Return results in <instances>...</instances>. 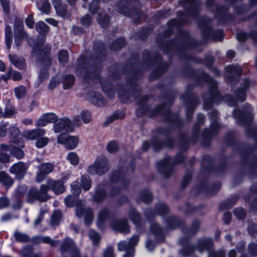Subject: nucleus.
<instances>
[{
  "label": "nucleus",
  "mask_w": 257,
  "mask_h": 257,
  "mask_svg": "<svg viewBox=\"0 0 257 257\" xmlns=\"http://www.w3.org/2000/svg\"><path fill=\"white\" fill-rule=\"evenodd\" d=\"M58 57L59 61L61 64H66L68 61V53L66 50H60L58 53Z\"/></svg>",
  "instance_id": "ea45409f"
},
{
  "label": "nucleus",
  "mask_w": 257,
  "mask_h": 257,
  "mask_svg": "<svg viewBox=\"0 0 257 257\" xmlns=\"http://www.w3.org/2000/svg\"><path fill=\"white\" fill-rule=\"evenodd\" d=\"M10 203V200L6 197H0V209L7 207Z\"/></svg>",
  "instance_id": "774afa93"
},
{
  "label": "nucleus",
  "mask_w": 257,
  "mask_h": 257,
  "mask_svg": "<svg viewBox=\"0 0 257 257\" xmlns=\"http://www.w3.org/2000/svg\"><path fill=\"white\" fill-rule=\"evenodd\" d=\"M6 149L0 148V161L3 163H8L10 162L9 156L4 152Z\"/></svg>",
  "instance_id": "4d7b16f0"
},
{
  "label": "nucleus",
  "mask_w": 257,
  "mask_h": 257,
  "mask_svg": "<svg viewBox=\"0 0 257 257\" xmlns=\"http://www.w3.org/2000/svg\"><path fill=\"white\" fill-rule=\"evenodd\" d=\"M89 238L92 240L93 243L96 244L100 240L99 234L94 230H90L89 231Z\"/></svg>",
  "instance_id": "6e6d98bb"
},
{
  "label": "nucleus",
  "mask_w": 257,
  "mask_h": 257,
  "mask_svg": "<svg viewBox=\"0 0 257 257\" xmlns=\"http://www.w3.org/2000/svg\"><path fill=\"white\" fill-rule=\"evenodd\" d=\"M213 243L210 238L199 239L195 245L187 246L180 251V253L184 257H188L191 253L195 251L203 253L205 251L208 252V257H225V253L222 250L215 251L212 250Z\"/></svg>",
  "instance_id": "f257e3e1"
},
{
  "label": "nucleus",
  "mask_w": 257,
  "mask_h": 257,
  "mask_svg": "<svg viewBox=\"0 0 257 257\" xmlns=\"http://www.w3.org/2000/svg\"><path fill=\"white\" fill-rule=\"evenodd\" d=\"M93 48L95 52L97 54L98 60H102L103 59L101 58L102 56L105 55L106 51L104 48V46L101 42L95 43L93 45Z\"/></svg>",
  "instance_id": "bb28decb"
},
{
  "label": "nucleus",
  "mask_w": 257,
  "mask_h": 257,
  "mask_svg": "<svg viewBox=\"0 0 257 257\" xmlns=\"http://www.w3.org/2000/svg\"><path fill=\"white\" fill-rule=\"evenodd\" d=\"M6 43L8 49H10L12 43V29L10 26L7 25L5 27Z\"/></svg>",
  "instance_id": "72a5a7b5"
},
{
  "label": "nucleus",
  "mask_w": 257,
  "mask_h": 257,
  "mask_svg": "<svg viewBox=\"0 0 257 257\" xmlns=\"http://www.w3.org/2000/svg\"><path fill=\"white\" fill-rule=\"evenodd\" d=\"M57 142L64 145L66 149L72 150L77 146L78 138L74 136H67L66 134H61L57 138Z\"/></svg>",
  "instance_id": "f8f14e48"
},
{
  "label": "nucleus",
  "mask_w": 257,
  "mask_h": 257,
  "mask_svg": "<svg viewBox=\"0 0 257 257\" xmlns=\"http://www.w3.org/2000/svg\"><path fill=\"white\" fill-rule=\"evenodd\" d=\"M15 44L17 47L21 45L22 41L24 39L27 38V34H14Z\"/></svg>",
  "instance_id": "8fccbe9b"
},
{
  "label": "nucleus",
  "mask_w": 257,
  "mask_h": 257,
  "mask_svg": "<svg viewBox=\"0 0 257 257\" xmlns=\"http://www.w3.org/2000/svg\"><path fill=\"white\" fill-rule=\"evenodd\" d=\"M110 19L107 15L101 17L100 14H98V23L103 28H106L109 26Z\"/></svg>",
  "instance_id": "58836bf2"
},
{
  "label": "nucleus",
  "mask_w": 257,
  "mask_h": 257,
  "mask_svg": "<svg viewBox=\"0 0 257 257\" xmlns=\"http://www.w3.org/2000/svg\"><path fill=\"white\" fill-rule=\"evenodd\" d=\"M71 188L72 193L75 196H78L81 192V187L77 181H74L71 183Z\"/></svg>",
  "instance_id": "37998d69"
},
{
  "label": "nucleus",
  "mask_w": 257,
  "mask_h": 257,
  "mask_svg": "<svg viewBox=\"0 0 257 257\" xmlns=\"http://www.w3.org/2000/svg\"><path fill=\"white\" fill-rule=\"evenodd\" d=\"M14 236L18 241L26 242L29 240V237L27 234L22 233L18 231L15 232Z\"/></svg>",
  "instance_id": "c03bdc74"
},
{
  "label": "nucleus",
  "mask_w": 257,
  "mask_h": 257,
  "mask_svg": "<svg viewBox=\"0 0 257 257\" xmlns=\"http://www.w3.org/2000/svg\"><path fill=\"white\" fill-rule=\"evenodd\" d=\"M36 49L39 51L38 57L42 65L49 67L51 64V59L48 56L51 52V46L49 45L38 46Z\"/></svg>",
  "instance_id": "6e6552de"
},
{
  "label": "nucleus",
  "mask_w": 257,
  "mask_h": 257,
  "mask_svg": "<svg viewBox=\"0 0 257 257\" xmlns=\"http://www.w3.org/2000/svg\"><path fill=\"white\" fill-rule=\"evenodd\" d=\"M9 71L11 73V78L14 81H20L22 79V74L20 72L13 70L12 67L10 68Z\"/></svg>",
  "instance_id": "864d4df0"
},
{
  "label": "nucleus",
  "mask_w": 257,
  "mask_h": 257,
  "mask_svg": "<svg viewBox=\"0 0 257 257\" xmlns=\"http://www.w3.org/2000/svg\"><path fill=\"white\" fill-rule=\"evenodd\" d=\"M108 189L106 186L102 184L98 185L95 190V193L93 196V200L99 203L105 200L107 196Z\"/></svg>",
  "instance_id": "f3484780"
},
{
  "label": "nucleus",
  "mask_w": 257,
  "mask_h": 257,
  "mask_svg": "<svg viewBox=\"0 0 257 257\" xmlns=\"http://www.w3.org/2000/svg\"><path fill=\"white\" fill-rule=\"evenodd\" d=\"M226 70L228 73V76L230 77L239 76L242 72L241 67L238 65L228 66L226 67Z\"/></svg>",
  "instance_id": "a878e982"
},
{
  "label": "nucleus",
  "mask_w": 257,
  "mask_h": 257,
  "mask_svg": "<svg viewBox=\"0 0 257 257\" xmlns=\"http://www.w3.org/2000/svg\"><path fill=\"white\" fill-rule=\"evenodd\" d=\"M55 9L57 14L62 17H68L66 6L65 5H59L58 3L55 4Z\"/></svg>",
  "instance_id": "7c9ffc66"
},
{
  "label": "nucleus",
  "mask_w": 257,
  "mask_h": 257,
  "mask_svg": "<svg viewBox=\"0 0 257 257\" xmlns=\"http://www.w3.org/2000/svg\"><path fill=\"white\" fill-rule=\"evenodd\" d=\"M151 230L155 234L157 241L160 242L164 239V235L162 229L157 223H153L151 227Z\"/></svg>",
  "instance_id": "b1692460"
},
{
  "label": "nucleus",
  "mask_w": 257,
  "mask_h": 257,
  "mask_svg": "<svg viewBox=\"0 0 257 257\" xmlns=\"http://www.w3.org/2000/svg\"><path fill=\"white\" fill-rule=\"evenodd\" d=\"M28 165L23 162H19L14 164L10 169V172L16 175L19 179H22L26 174Z\"/></svg>",
  "instance_id": "2eb2a0df"
},
{
  "label": "nucleus",
  "mask_w": 257,
  "mask_h": 257,
  "mask_svg": "<svg viewBox=\"0 0 257 257\" xmlns=\"http://www.w3.org/2000/svg\"><path fill=\"white\" fill-rule=\"evenodd\" d=\"M45 134V130L38 128L26 132L25 133V136L29 140H34L43 137Z\"/></svg>",
  "instance_id": "6ab92c4d"
},
{
  "label": "nucleus",
  "mask_w": 257,
  "mask_h": 257,
  "mask_svg": "<svg viewBox=\"0 0 257 257\" xmlns=\"http://www.w3.org/2000/svg\"><path fill=\"white\" fill-rule=\"evenodd\" d=\"M67 158L72 165L76 166L79 163V157L74 152H70L68 153Z\"/></svg>",
  "instance_id": "79ce46f5"
},
{
  "label": "nucleus",
  "mask_w": 257,
  "mask_h": 257,
  "mask_svg": "<svg viewBox=\"0 0 257 257\" xmlns=\"http://www.w3.org/2000/svg\"><path fill=\"white\" fill-rule=\"evenodd\" d=\"M234 214L239 219H242L245 216V212L243 208H238L234 210Z\"/></svg>",
  "instance_id": "e2e57ef3"
},
{
  "label": "nucleus",
  "mask_w": 257,
  "mask_h": 257,
  "mask_svg": "<svg viewBox=\"0 0 257 257\" xmlns=\"http://www.w3.org/2000/svg\"><path fill=\"white\" fill-rule=\"evenodd\" d=\"M248 250L249 253L255 256L257 255V244L250 243L248 245Z\"/></svg>",
  "instance_id": "0e129e2a"
},
{
  "label": "nucleus",
  "mask_w": 257,
  "mask_h": 257,
  "mask_svg": "<svg viewBox=\"0 0 257 257\" xmlns=\"http://www.w3.org/2000/svg\"><path fill=\"white\" fill-rule=\"evenodd\" d=\"M27 191V186L21 185L18 187L15 191V197L16 199H21L24 197Z\"/></svg>",
  "instance_id": "e433bc0d"
},
{
  "label": "nucleus",
  "mask_w": 257,
  "mask_h": 257,
  "mask_svg": "<svg viewBox=\"0 0 257 257\" xmlns=\"http://www.w3.org/2000/svg\"><path fill=\"white\" fill-rule=\"evenodd\" d=\"M249 81L246 79L244 80V84L243 85V88H241L239 89L236 92V96L238 98V99L241 101H243L245 99L246 96V90L248 88L249 86Z\"/></svg>",
  "instance_id": "cd10ccee"
},
{
  "label": "nucleus",
  "mask_w": 257,
  "mask_h": 257,
  "mask_svg": "<svg viewBox=\"0 0 257 257\" xmlns=\"http://www.w3.org/2000/svg\"><path fill=\"white\" fill-rule=\"evenodd\" d=\"M75 82L74 76L72 75H68L65 77L63 81V87L65 89H68L72 86Z\"/></svg>",
  "instance_id": "4c0bfd02"
},
{
  "label": "nucleus",
  "mask_w": 257,
  "mask_h": 257,
  "mask_svg": "<svg viewBox=\"0 0 257 257\" xmlns=\"http://www.w3.org/2000/svg\"><path fill=\"white\" fill-rule=\"evenodd\" d=\"M14 34H27L24 31L23 21L20 19H16L14 23Z\"/></svg>",
  "instance_id": "473e14b6"
},
{
  "label": "nucleus",
  "mask_w": 257,
  "mask_h": 257,
  "mask_svg": "<svg viewBox=\"0 0 257 257\" xmlns=\"http://www.w3.org/2000/svg\"><path fill=\"white\" fill-rule=\"evenodd\" d=\"M113 229H115L123 233H127L130 231V229L126 220H121L117 222H113Z\"/></svg>",
  "instance_id": "5701e85b"
},
{
  "label": "nucleus",
  "mask_w": 257,
  "mask_h": 257,
  "mask_svg": "<svg viewBox=\"0 0 257 257\" xmlns=\"http://www.w3.org/2000/svg\"><path fill=\"white\" fill-rule=\"evenodd\" d=\"M141 199L145 203L150 202L152 199V196L148 191H144L141 192L140 196Z\"/></svg>",
  "instance_id": "3c124183"
},
{
  "label": "nucleus",
  "mask_w": 257,
  "mask_h": 257,
  "mask_svg": "<svg viewBox=\"0 0 257 257\" xmlns=\"http://www.w3.org/2000/svg\"><path fill=\"white\" fill-rule=\"evenodd\" d=\"M81 187L85 191L89 190L91 187V182L89 176L82 175L81 179Z\"/></svg>",
  "instance_id": "f704fd0d"
},
{
  "label": "nucleus",
  "mask_w": 257,
  "mask_h": 257,
  "mask_svg": "<svg viewBox=\"0 0 257 257\" xmlns=\"http://www.w3.org/2000/svg\"><path fill=\"white\" fill-rule=\"evenodd\" d=\"M48 191V188L46 185H42L40 190L32 188L27 194V201L30 203H33L36 200L40 202L46 201L49 199Z\"/></svg>",
  "instance_id": "20e7f679"
},
{
  "label": "nucleus",
  "mask_w": 257,
  "mask_h": 257,
  "mask_svg": "<svg viewBox=\"0 0 257 257\" xmlns=\"http://www.w3.org/2000/svg\"><path fill=\"white\" fill-rule=\"evenodd\" d=\"M182 160L183 157L180 155L177 156L175 160L170 157L166 158L159 163V169L166 176H168L171 170L173 164L180 163Z\"/></svg>",
  "instance_id": "0eeeda50"
},
{
  "label": "nucleus",
  "mask_w": 257,
  "mask_h": 257,
  "mask_svg": "<svg viewBox=\"0 0 257 257\" xmlns=\"http://www.w3.org/2000/svg\"><path fill=\"white\" fill-rule=\"evenodd\" d=\"M76 199L75 195H69L65 198V204L67 207H72L75 204Z\"/></svg>",
  "instance_id": "09e8293b"
},
{
  "label": "nucleus",
  "mask_w": 257,
  "mask_h": 257,
  "mask_svg": "<svg viewBox=\"0 0 257 257\" xmlns=\"http://www.w3.org/2000/svg\"><path fill=\"white\" fill-rule=\"evenodd\" d=\"M15 93L18 99H20L25 96L26 94V89L23 86H19L15 88Z\"/></svg>",
  "instance_id": "a18cd8bd"
},
{
  "label": "nucleus",
  "mask_w": 257,
  "mask_h": 257,
  "mask_svg": "<svg viewBox=\"0 0 257 257\" xmlns=\"http://www.w3.org/2000/svg\"><path fill=\"white\" fill-rule=\"evenodd\" d=\"M42 242L44 243L49 244L51 246H56L59 243L58 240H54L52 239L49 236H42Z\"/></svg>",
  "instance_id": "5fc2aeb1"
},
{
  "label": "nucleus",
  "mask_w": 257,
  "mask_h": 257,
  "mask_svg": "<svg viewBox=\"0 0 257 257\" xmlns=\"http://www.w3.org/2000/svg\"><path fill=\"white\" fill-rule=\"evenodd\" d=\"M76 214L78 217H84L87 224L91 223L92 221L93 216L92 210L90 208H85L82 202L77 204Z\"/></svg>",
  "instance_id": "9d476101"
},
{
  "label": "nucleus",
  "mask_w": 257,
  "mask_h": 257,
  "mask_svg": "<svg viewBox=\"0 0 257 257\" xmlns=\"http://www.w3.org/2000/svg\"><path fill=\"white\" fill-rule=\"evenodd\" d=\"M81 118L85 123H89L91 120V115L89 112L83 111L81 113Z\"/></svg>",
  "instance_id": "13d9d810"
},
{
  "label": "nucleus",
  "mask_w": 257,
  "mask_h": 257,
  "mask_svg": "<svg viewBox=\"0 0 257 257\" xmlns=\"http://www.w3.org/2000/svg\"><path fill=\"white\" fill-rule=\"evenodd\" d=\"M100 85L103 92L108 97L111 98L112 96V85L111 79L106 78L100 81Z\"/></svg>",
  "instance_id": "aec40b11"
},
{
  "label": "nucleus",
  "mask_w": 257,
  "mask_h": 257,
  "mask_svg": "<svg viewBox=\"0 0 257 257\" xmlns=\"http://www.w3.org/2000/svg\"><path fill=\"white\" fill-rule=\"evenodd\" d=\"M37 5L39 9L45 14H48L50 10V5L48 0H37Z\"/></svg>",
  "instance_id": "c756f323"
},
{
  "label": "nucleus",
  "mask_w": 257,
  "mask_h": 257,
  "mask_svg": "<svg viewBox=\"0 0 257 257\" xmlns=\"http://www.w3.org/2000/svg\"><path fill=\"white\" fill-rule=\"evenodd\" d=\"M60 249L62 253L71 250V257H79V251L78 248L75 247L73 240L69 237H66L63 240Z\"/></svg>",
  "instance_id": "9b49d317"
},
{
  "label": "nucleus",
  "mask_w": 257,
  "mask_h": 257,
  "mask_svg": "<svg viewBox=\"0 0 257 257\" xmlns=\"http://www.w3.org/2000/svg\"><path fill=\"white\" fill-rule=\"evenodd\" d=\"M247 107V110L241 112L239 110H236L233 111V115L234 117L238 120H243L247 117H251L252 114H251V107L248 104L246 105Z\"/></svg>",
  "instance_id": "412c9836"
},
{
  "label": "nucleus",
  "mask_w": 257,
  "mask_h": 257,
  "mask_svg": "<svg viewBox=\"0 0 257 257\" xmlns=\"http://www.w3.org/2000/svg\"><path fill=\"white\" fill-rule=\"evenodd\" d=\"M40 80L42 82L45 80V79L48 78V73L47 70L45 68L42 69L39 74Z\"/></svg>",
  "instance_id": "338daca9"
},
{
  "label": "nucleus",
  "mask_w": 257,
  "mask_h": 257,
  "mask_svg": "<svg viewBox=\"0 0 257 257\" xmlns=\"http://www.w3.org/2000/svg\"><path fill=\"white\" fill-rule=\"evenodd\" d=\"M131 220L136 225L137 229L138 230L140 224V216L134 209L131 210L129 213Z\"/></svg>",
  "instance_id": "2f4dec72"
},
{
  "label": "nucleus",
  "mask_w": 257,
  "mask_h": 257,
  "mask_svg": "<svg viewBox=\"0 0 257 257\" xmlns=\"http://www.w3.org/2000/svg\"><path fill=\"white\" fill-rule=\"evenodd\" d=\"M54 169V165L50 163H46L41 164L39 167V172L36 176V181L41 182L44 179L45 176L51 173Z\"/></svg>",
  "instance_id": "dca6fc26"
},
{
  "label": "nucleus",
  "mask_w": 257,
  "mask_h": 257,
  "mask_svg": "<svg viewBox=\"0 0 257 257\" xmlns=\"http://www.w3.org/2000/svg\"><path fill=\"white\" fill-rule=\"evenodd\" d=\"M156 209L157 210L158 213L160 214L165 213L168 210V207L166 206V205L163 203L158 204L156 207Z\"/></svg>",
  "instance_id": "052dcab7"
},
{
  "label": "nucleus",
  "mask_w": 257,
  "mask_h": 257,
  "mask_svg": "<svg viewBox=\"0 0 257 257\" xmlns=\"http://www.w3.org/2000/svg\"><path fill=\"white\" fill-rule=\"evenodd\" d=\"M109 169L108 159L104 156H101L97 158L94 163L88 167L87 172L90 175L102 176L106 173Z\"/></svg>",
  "instance_id": "7ed1b4c3"
},
{
  "label": "nucleus",
  "mask_w": 257,
  "mask_h": 257,
  "mask_svg": "<svg viewBox=\"0 0 257 257\" xmlns=\"http://www.w3.org/2000/svg\"><path fill=\"white\" fill-rule=\"evenodd\" d=\"M49 141V138L47 137H41L36 142V146L38 148H42L45 147Z\"/></svg>",
  "instance_id": "de8ad7c7"
},
{
  "label": "nucleus",
  "mask_w": 257,
  "mask_h": 257,
  "mask_svg": "<svg viewBox=\"0 0 257 257\" xmlns=\"http://www.w3.org/2000/svg\"><path fill=\"white\" fill-rule=\"evenodd\" d=\"M9 57L11 63L17 68L20 70H24L26 68V64L23 58L11 54L9 55Z\"/></svg>",
  "instance_id": "a211bd4d"
},
{
  "label": "nucleus",
  "mask_w": 257,
  "mask_h": 257,
  "mask_svg": "<svg viewBox=\"0 0 257 257\" xmlns=\"http://www.w3.org/2000/svg\"><path fill=\"white\" fill-rule=\"evenodd\" d=\"M54 131L55 133L71 132L73 131V124L66 117L57 119L54 125Z\"/></svg>",
  "instance_id": "1a4fd4ad"
},
{
  "label": "nucleus",
  "mask_w": 257,
  "mask_h": 257,
  "mask_svg": "<svg viewBox=\"0 0 257 257\" xmlns=\"http://www.w3.org/2000/svg\"><path fill=\"white\" fill-rule=\"evenodd\" d=\"M62 218V212L60 211L57 210L54 212L52 218L51 223L53 225H57L60 221Z\"/></svg>",
  "instance_id": "a19ab883"
},
{
  "label": "nucleus",
  "mask_w": 257,
  "mask_h": 257,
  "mask_svg": "<svg viewBox=\"0 0 257 257\" xmlns=\"http://www.w3.org/2000/svg\"><path fill=\"white\" fill-rule=\"evenodd\" d=\"M84 2H87L88 0H83ZM99 0H92V2L90 4L89 10L91 13L95 14L98 10V2Z\"/></svg>",
  "instance_id": "603ef678"
},
{
  "label": "nucleus",
  "mask_w": 257,
  "mask_h": 257,
  "mask_svg": "<svg viewBox=\"0 0 257 257\" xmlns=\"http://www.w3.org/2000/svg\"><path fill=\"white\" fill-rule=\"evenodd\" d=\"M9 131L10 133L11 134V136H13V140L14 141L15 139H18L21 140L20 138L18 137V136L20 135V131L19 128L15 125H12L9 127Z\"/></svg>",
  "instance_id": "49530a36"
},
{
  "label": "nucleus",
  "mask_w": 257,
  "mask_h": 257,
  "mask_svg": "<svg viewBox=\"0 0 257 257\" xmlns=\"http://www.w3.org/2000/svg\"><path fill=\"white\" fill-rule=\"evenodd\" d=\"M76 73L78 76L82 78L84 83L90 85H92V82L99 80L98 69L95 66H86L83 57H80L77 60Z\"/></svg>",
  "instance_id": "f03ea898"
},
{
  "label": "nucleus",
  "mask_w": 257,
  "mask_h": 257,
  "mask_svg": "<svg viewBox=\"0 0 257 257\" xmlns=\"http://www.w3.org/2000/svg\"><path fill=\"white\" fill-rule=\"evenodd\" d=\"M90 95L89 100L93 104L98 106H101L105 104L104 100L99 93L92 92Z\"/></svg>",
  "instance_id": "4be33fe9"
},
{
  "label": "nucleus",
  "mask_w": 257,
  "mask_h": 257,
  "mask_svg": "<svg viewBox=\"0 0 257 257\" xmlns=\"http://www.w3.org/2000/svg\"><path fill=\"white\" fill-rule=\"evenodd\" d=\"M110 216V213L107 209L105 208L101 210L98 215V227L102 228L103 223L107 220Z\"/></svg>",
  "instance_id": "393cba45"
},
{
  "label": "nucleus",
  "mask_w": 257,
  "mask_h": 257,
  "mask_svg": "<svg viewBox=\"0 0 257 257\" xmlns=\"http://www.w3.org/2000/svg\"><path fill=\"white\" fill-rule=\"evenodd\" d=\"M45 120H46L47 123L54 122L57 120V116L53 113H48L44 115Z\"/></svg>",
  "instance_id": "bf43d9fd"
},
{
  "label": "nucleus",
  "mask_w": 257,
  "mask_h": 257,
  "mask_svg": "<svg viewBox=\"0 0 257 257\" xmlns=\"http://www.w3.org/2000/svg\"><path fill=\"white\" fill-rule=\"evenodd\" d=\"M68 179V176H65L62 178V181L54 180L49 179L47 181V184L46 185L49 189L52 190L56 194L62 193L65 191V187L63 185V181Z\"/></svg>",
  "instance_id": "ddd939ff"
},
{
  "label": "nucleus",
  "mask_w": 257,
  "mask_h": 257,
  "mask_svg": "<svg viewBox=\"0 0 257 257\" xmlns=\"http://www.w3.org/2000/svg\"><path fill=\"white\" fill-rule=\"evenodd\" d=\"M4 11L9 13L10 10V2L9 0H0Z\"/></svg>",
  "instance_id": "69168bd1"
},
{
  "label": "nucleus",
  "mask_w": 257,
  "mask_h": 257,
  "mask_svg": "<svg viewBox=\"0 0 257 257\" xmlns=\"http://www.w3.org/2000/svg\"><path fill=\"white\" fill-rule=\"evenodd\" d=\"M49 27L42 21L39 22L36 25V30L42 35H44L48 32Z\"/></svg>",
  "instance_id": "c9c22d12"
},
{
  "label": "nucleus",
  "mask_w": 257,
  "mask_h": 257,
  "mask_svg": "<svg viewBox=\"0 0 257 257\" xmlns=\"http://www.w3.org/2000/svg\"><path fill=\"white\" fill-rule=\"evenodd\" d=\"M24 147V142L21 140L15 139L11 144L9 149L13 156L20 159L24 156V152L22 150Z\"/></svg>",
  "instance_id": "4468645a"
},
{
  "label": "nucleus",
  "mask_w": 257,
  "mask_h": 257,
  "mask_svg": "<svg viewBox=\"0 0 257 257\" xmlns=\"http://www.w3.org/2000/svg\"><path fill=\"white\" fill-rule=\"evenodd\" d=\"M0 183L3 185L10 187L14 183L13 179L4 171L0 172Z\"/></svg>",
  "instance_id": "c85d7f7f"
},
{
  "label": "nucleus",
  "mask_w": 257,
  "mask_h": 257,
  "mask_svg": "<svg viewBox=\"0 0 257 257\" xmlns=\"http://www.w3.org/2000/svg\"><path fill=\"white\" fill-rule=\"evenodd\" d=\"M217 83L214 80H211L210 86V96L209 98H206L204 102V107L205 109H208L214 104L219 103V100L221 98V96L218 93L216 88Z\"/></svg>",
  "instance_id": "423d86ee"
},
{
  "label": "nucleus",
  "mask_w": 257,
  "mask_h": 257,
  "mask_svg": "<svg viewBox=\"0 0 257 257\" xmlns=\"http://www.w3.org/2000/svg\"><path fill=\"white\" fill-rule=\"evenodd\" d=\"M139 237L137 235L133 236L128 242L121 241L118 244L119 250L125 252L122 257H134V247L137 244Z\"/></svg>",
  "instance_id": "39448f33"
},
{
  "label": "nucleus",
  "mask_w": 257,
  "mask_h": 257,
  "mask_svg": "<svg viewBox=\"0 0 257 257\" xmlns=\"http://www.w3.org/2000/svg\"><path fill=\"white\" fill-rule=\"evenodd\" d=\"M91 23V18L88 14L85 15L81 20V23L85 26H88Z\"/></svg>",
  "instance_id": "680f3d73"
}]
</instances>
